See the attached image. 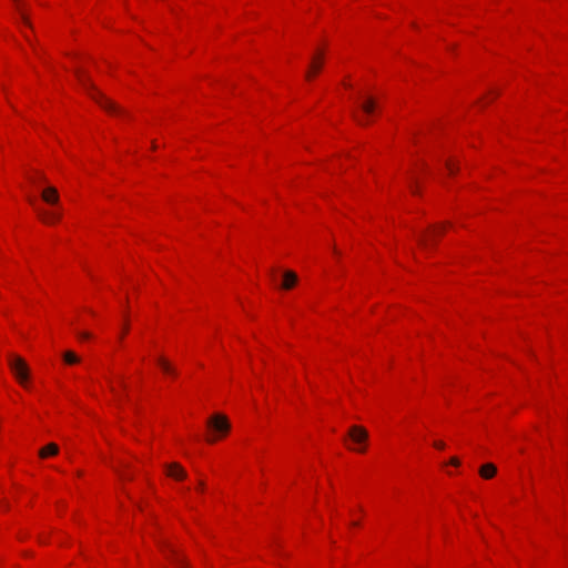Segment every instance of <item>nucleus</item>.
Returning a JSON list of instances; mask_svg holds the SVG:
<instances>
[{
    "instance_id": "19",
    "label": "nucleus",
    "mask_w": 568,
    "mask_h": 568,
    "mask_svg": "<svg viewBox=\"0 0 568 568\" xmlns=\"http://www.w3.org/2000/svg\"><path fill=\"white\" fill-rule=\"evenodd\" d=\"M434 446L438 449H444L445 448V443L442 442V440H436L434 442Z\"/></svg>"
},
{
    "instance_id": "8",
    "label": "nucleus",
    "mask_w": 568,
    "mask_h": 568,
    "mask_svg": "<svg viewBox=\"0 0 568 568\" xmlns=\"http://www.w3.org/2000/svg\"><path fill=\"white\" fill-rule=\"evenodd\" d=\"M42 199L48 204H57L59 201V194L55 187L49 186L42 191Z\"/></svg>"
},
{
    "instance_id": "26",
    "label": "nucleus",
    "mask_w": 568,
    "mask_h": 568,
    "mask_svg": "<svg viewBox=\"0 0 568 568\" xmlns=\"http://www.w3.org/2000/svg\"><path fill=\"white\" fill-rule=\"evenodd\" d=\"M203 488H204V483H203V481H200V483H199V489L203 490Z\"/></svg>"
},
{
    "instance_id": "3",
    "label": "nucleus",
    "mask_w": 568,
    "mask_h": 568,
    "mask_svg": "<svg viewBox=\"0 0 568 568\" xmlns=\"http://www.w3.org/2000/svg\"><path fill=\"white\" fill-rule=\"evenodd\" d=\"M9 366L19 383L24 385L29 378V367L27 363L19 356H11L9 359Z\"/></svg>"
},
{
    "instance_id": "9",
    "label": "nucleus",
    "mask_w": 568,
    "mask_h": 568,
    "mask_svg": "<svg viewBox=\"0 0 568 568\" xmlns=\"http://www.w3.org/2000/svg\"><path fill=\"white\" fill-rule=\"evenodd\" d=\"M297 283V275L293 271H285L283 273L282 287L284 290H291Z\"/></svg>"
},
{
    "instance_id": "24",
    "label": "nucleus",
    "mask_w": 568,
    "mask_h": 568,
    "mask_svg": "<svg viewBox=\"0 0 568 568\" xmlns=\"http://www.w3.org/2000/svg\"><path fill=\"white\" fill-rule=\"evenodd\" d=\"M79 336H80L81 338H89V337H90V334H88V333H81V334H79Z\"/></svg>"
},
{
    "instance_id": "17",
    "label": "nucleus",
    "mask_w": 568,
    "mask_h": 568,
    "mask_svg": "<svg viewBox=\"0 0 568 568\" xmlns=\"http://www.w3.org/2000/svg\"><path fill=\"white\" fill-rule=\"evenodd\" d=\"M14 1H16V3H17V7H18V10H19V12H20V16H21L22 21L24 22V24H26V26L31 27V23H30V21H29V19H28V17H27V14H26V12H24V9H23V6H22L21 0H14Z\"/></svg>"
},
{
    "instance_id": "11",
    "label": "nucleus",
    "mask_w": 568,
    "mask_h": 568,
    "mask_svg": "<svg viewBox=\"0 0 568 568\" xmlns=\"http://www.w3.org/2000/svg\"><path fill=\"white\" fill-rule=\"evenodd\" d=\"M58 453H59L58 445L54 443H50L39 450V456L41 458H47L50 456H55Z\"/></svg>"
},
{
    "instance_id": "7",
    "label": "nucleus",
    "mask_w": 568,
    "mask_h": 568,
    "mask_svg": "<svg viewBox=\"0 0 568 568\" xmlns=\"http://www.w3.org/2000/svg\"><path fill=\"white\" fill-rule=\"evenodd\" d=\"M440 230H438L437 227H434L432 231L429 232H424L422 233L419 236H418V243L422 247L424 248H428L430 245H432V242H433V236H435L436 234H440Z\"/></svg>"
},
{
    "instance_id": "21",
    "label": "nucleus",
    "mask_w": 568,
    "mask_h": 568,
    "mask_svg": "<svg viewBox=\"0 0 568 568\" xmlns=\"http://www.w3.org/2000/svg\"><path fill=\"white\" fill-rule=\"evenodd\" d=\"M37 180H39L40 182H45V178L41 173H39L37 178L31 179L32 182H36Z\"/></svg>"
},
{
    "instance_id": "10",
    "label": "nucleus",
    "mask_w": 568,
    "mask_h": 568,
    "mask_svg": "<svg viewBox=\"0 0 568 568\" xmlns=\"http://www.w3.org/2000/svg\"><path fill=\"white\" fill-rule=\"evenodd\" d=\"M497 473V468L494 464L487 463L479 468V474L485 479L493 478Z\"/></svg>"
},
{
    "instance_id": "23",
    "label": "nucleus",
    "mask_w": 568,
    "mask_h": 568,
    "mask_svg": "<svg viewBox=\"0 0 568 568\" xmlns=\"http://www.w3.org/2000/svg\"><path fill=\"white\" fill-rule=\"evenodd\" d=\"M128 329H129V325H128V324H125V325H124V327H123V329H122V334H121L120 338H122V337H123V335L128 332Z\"/></svg>"
},
{
    "instance_id": "16",
    "label": "nucleus",
    "mask_w": 568,
    "mask_h": 568,
    "mask_svg": "<svg viewBox=\"0 0 568 568\" xmlns=\"http://www.w3.org/2000/svg\"><path fill=\"white\" fill-rule=\"evenodd\" d=\"M362 110L366 113V114H372L374 109H375V101L373 99H367L362 105H361Z\"/></svg>"
},
{
    "instance_id": "14",
    "label": "nucleus",
    "mask_w": 568,
    "mask_h": 568,
    "mask_svg": "<svg viewBox=\"0 0 568 568\" xmlns=\"http://www.w3.org/2000/svg\"><path fill=\"white\" fill-rule=\"evenodd\" d=\"M63 361L69 364H78L80 362V358L71 351H67L63 353Z\"/></svg>"
},
{
    "instance_id": "20",
    "label": "nucleus",
    "mask_w": 568,
    "mask_h": 568,
    "mask_svg": "<svg viewBox=\"0 0 568 568\" xmlns=\"http://www.w3.org/2000/svg\"><path fill=\"white\" fill-rule=\"evenodd\" d=\"M449 464L453 465V466H459L460 465V462L457 457H452L450 460H449Z\"/></svg>"
},
{
    "instance_id": "4",
    "label": "nucleus",
    "mask_w": 568,
    "mask_h": 568,
    "mask_svg": "<svg viewBox=\"0 0 568 568\" xmlns=\"http://www.w3.org/2000/svg\"><path fill=\"white\" fill-rule=\"evenodd\" d=\"M348 438L357 445L354 450L363 453L368 440V433L364 427L354 425L348 430Z\"/></svg>"
},
{
    "instance_id": "1",
    "label": "nucleus",
    "mask_w": 568,
    "mask_h": 568,
    "mask_svg": "<svg viewBox=\"0 0 568 568\" xmlns=\"http://www.w3.org/2000/svg\"><path fill=\"white\" fill-rule=\"evenodd\" d=\"M77 77L81 85L90 93L91 98L105 111L112 113V114H124V110H122L119 105H116L114 102L105 98L102 93H100L91 82V80L88 78L85 73L78 70Z\"/></svg>"
},
{
    "instance_id": "18",
    "label": "nucleus",
    "mask_w": 568,
    "mask_h": 568,
    "mask_svg": "<svg viewBox=\"0 0 568 568\" xmlns=\"http://www.w3.org/2000/svg\"><path fill=\"white\" fill-rule=\"evenodd\" d=\"M446 168L450 174H455L457 172V166L452 161H446Z\"/></svg>"
},
{
    "instance_id": "5",
    "label": "nucleus",
    "mask_w": 568,
    "mask_h": 568,
    "mask_svg": "<svg viewBox=\"0 0 568 568\" xmlns=\"http://www.w3.org/2000/svg\"><path fill=\"white\" fill-rule=\"evenodd\" d=\"M166 474H168V476H170L176 480H182V479L186 478V471L178 463L169 464L166 466Z\"/></svg>"
},
{
    "instance_id": "2",
    "label": "nucleus",
    "mask_w": 568,
    "mask_h": 568,
    "mask_svg": "<svg viewBox=\"0 0 568 568\" xmlns=\"http://www.w3.org/2000/svg\"><path fill=\"white\" fill-rule=\"evenodd\" d=\"M206 425L212 433V436L207 438L210 443H214L219 438V434L221 436L226 435L231 428L227 417L222 414H214L211 416L207 419Z\"/></svg>"
},
{
    "instance_id": "22",
    "label": "nucleus",
    "mask_w": 568,
    "mask_h": 568,
    "mask_svg": "<svg viewBox=\"0 0 568 568\" xmlns=\"http://www.w3.org/2000/svg\"><path fill=\"white\" fill-rule=\"evenodd\" d=\"M353 116H354V119H355V120H356L361 125H365V124H366L363 120L358 119V118H357V115H356L355 113H353Z\"/></svg>"
},
{
    "instance_id": "25",
    "label": "nucleus",
    "mask_w": 568,
    "mask_h": 568,
    "mask_svg": "<svg viewBox=\"0 0 568 568\" xmlns=\"http://www.w3.org/2000/svg\"><path fill=\"white\" fill-rule=\"evenodd\" d=\"M111 392H113V393H114V395H115L118 398H120V394H118V392H116L113 387H111Z\"/></svg>"
},
{
    "instance_id": "12",
    "label": "nucleus",
    "mask_w": 568,
    "mask_h": 568,
    "mask_svg": "<svg viewBox=\"0 0 568 568\" xmlns=\"http://www.w3.org/2000/svg\"><path fill=\"white\" fill-rule=\"evenodd\" d=\"M39 214L44 223H54L61 217L59 213L54 212H39Z\"/></svg>"
},
{
    "instance_id": "6",
    "label": "nucleus",
    "mask_w": 568,
    "mask_h": 568,
    "mask_svg": "<svg viewBox=\"0 0 568 568\" xmlns=\"http://www.w3.org/2000/svg\"><path fill=\"white\" fill-rule=\"evenodd\" d=\"M323 65V54L318 52L316 55L313 57L310 69L306 72V79L311 80L313 75H315Z\"/></svg>"
},
{
    "instance_id": "15",
    "label": "nucleus",
    "mask_w": 568,
    "mask_h": 568,
    "mask_svg": "<svg viewBox=\"0 0 568 568\" xmlns=\"http://www.w3.org/2000/svg\"><path fill=\"white\" fill-rule=\"evenodd\" d=\"M170 551L172 554V559L174 560V562L176 565H179L183 568H190L186 560L183 557H180L179 554L174 549H171Z\"/></svg>"
},
{
    "instance_id": "13",
    "label": "nucleus",
    "mask_w": 568,
    "mask_h": 568,
    "mask_svg": "<svg viewBox=\"0 0 568 568\" xmlns=\"http://www.w3.org/2000/svg\"><path fill=\"white\" fill-rule=\"evenodd\" d=\"M158 364L160 365V367L163 369L164 373L171 374V375L176 374V371L172 367V365L164 357H159Z\"/></svg>"
}]
</instances>
